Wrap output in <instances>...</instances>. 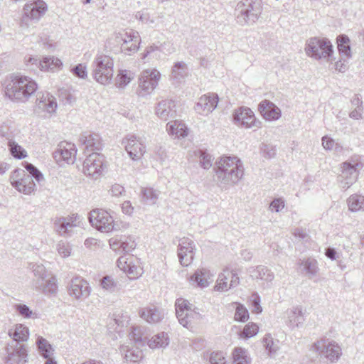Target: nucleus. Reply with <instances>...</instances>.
<instances>
[{"mask_svg":"<svg viewBox=\"0 0 364 364\" xmlns=\"http://www.w3.org/2000/svg\"><path fill=\"white\" fill-rule=\"evenodd\" d=\"M28 268L33 272L36 277L33 281V287H39L46 281L48 274L45 267L42 264L30 263Z\"/></svg>","mask_w":364,"mask_h":364,"instance_id":"obj_33","label":"nucleus"},{"mask_svg":"<svg viewBox=\"0 0 364 364\" xmlns=\"http://www.w3.org/2000/svg\"><path fill=\"white\" fill-rule=\"evenodd\" d=\"M188 75L186 64L183 62L176 63L171 70V78L176 83L181 82Z\"/></svg>","mask_w":364,"mask_h":364,"instance_id":"obj_34","label":"nucleus"},{"mask_svg":"<svg viewBox=\"0 0 364 364\" xmlns=\"http://www.w3.org/2000/svg\"><path fill=\"white\" fill-rule=\"evenodd\" d=\"M63 67L62 61L54 56L45 57L40 62V68L41 70H59Z\"/></svg>","mask_w":364,"mask_h":364,"instance_id":"obj_35","label":"nucleus"},{"mask_svg":"<svg viewBox=\"0 0 364 364\" xmlns=\"http://www.w3.org/2000/svg\"><path fill=\"white\" fill-rule=\"evenodd\" d=\"M33 287L42 291L45 294H54L57 291L56 279L54 277H47L41 286Z\"/></svg>","mask_w":364,"mask_h":364,"instance_id":"obj_42","label":"nucleus"},{"mask_svg":"<svg viewBox=\"0 0 364 364\" xmlns=\"http://www.w3.org/2000/svg\"><path fill=\"white\" fill-rule=\"evenodd\" d=\"M166 131L168 133L174 136L175 138L181 139L188 136V129L186 124L181 121H171L166 124Z\"/></svg>","mask_w":364,"mask_h":364,"instance_id":"obj_31","label":"nucleus"},{"mask_svg":"<svg viewBox=\"0 0 364 364\" xmlns=\"http://www.w3.org/2000/svg\"><path fill=\"white\" fill-rule=\"evenodd\" d=\"M57 107L56 99L52 95L48 92H38L33 112L38 117L46 118L55 112Z\"/></svg>","mask_w":364,"mask_h":364,"instance_id":"obj_11","label":"nucleus"},{"mask_svg":"<svg viewBox=\"0 0 364 364\" xmlns=\"http://www.w3.org/2000/svg\"><path fill=\"white\" fill-rule=\"evenodd\" d=\"M129 276V278H137L142 274V268L140 266L132 264V261L129 262V265L125 272Z\"/></svg>","mask_w":364,"mask_h":364,"instance_id":"obj_54","label":"nucleus"},{"mask_svg":"<svg viewBox=\"0 0 364 364\" xmlns=\"http://www.w3.org/2000/svg\"><path fill=\"white\" fill-rule=\"evenodd\" d=\"M9 336L13 338L12 342L27 341L29 338V329L22 323H18L9 330Z\"/></svg>","mask_w":364,"mask_h":364,"instance_id":"obj_30","label":"nucleus"},{"mask_svg":"<svg viewBox=\"0 0 364 364\" xmlns=\"http://www.w3.org/2000/svg\"><path fill=\"white\" fill-rule=\"evenodd\" d=\"M139 314L149 323H158L164 318V313L156 306L144 307L139 310Z\"/></svg>","mask_w":364,"mask_h":364,"instance_id":"obj_28","label":"nucleus"},{"mask_svg":"<svg viewBox=\"0 0 364 364\" xmlns=\"http://www.w3.org/2000/svg\"><path fill=\"white\" fill-rule=\"evenodd\" d=\"M10 182L18 191L26 195L31 194L36 189L33 176L21 168H16L11 172Z\"/></svg>","mask_w":364,"mask_h":364,"instance_id":"obj_10","label":"nucleus"},{"mask_svg":"<svg viewBox=\"0 0 364 364\" xmlns=\"http://www.w3.org/2000/svg\"><path fill=\"white\" fill-rule=\"evenodd\" d=\"M142 198L146 203H156L158 199V193L151 188H144L141 191Z\"/></svg>","mask_w":364,"mask_h":364,"instance_id":"obj_49","label":"nucleus"},{"mask_svg":"<svg viewBox=\"0 0 364 364\" xmlns=\"http://www.w3.org/2000/svg\"><path fill=\"white\" fill-rule=\"evenodd\" d=\"M169 343V338L167 333H159L148 341V345L151 348H165Z\"/></svg>","mask_w":364,"mask_h":364,"instance_id":"obj_41","label":"nucleus"},{"mask_svg":"<svg viewBox=\"0 0 364 364\" xmlns=\"http://www.w3.org/2000/svg\"><path fill=\"white\" fill-rule=\"evenodd\" d=\"M23 166L28 172V174H29L30 176H32L33 178H35L38 182H40L43 180V174L32 164L28 163V162H24Z\"/></svg>","mask_w":364,"mask_h":364,"instance_id":"obj_50","label":"nucleus"},{"mask_svg":"<svg viewBox=\"0 0 364 364\" xmlns=\"http://www.w3.org/2000/svg\"><path fill=\"white\" fill-rule=\"evenodd\" d=\"M176 104L171 100L160 101L156 106L155 113L162 120L167 121L176 116Z\"/></svg>","mask_w":364,"mask_h":364,"instance_id":"obj_26","label":"nucleus"},{"mask_svg":"<svg viewBox=\"0 0 364 364\" xmlns=\"http://www.w3.org/2000/svg\"><path fill=\"white\" fill-rule=\"evenodd\" d=\"M233 121L236 125L245 128L259 127L260 123L257 121L252 109L246 107H241L235 110Z\"/></svg>","mask_w":364,"mask_h":364,"instance_id":"obj_17","label":"nucleus"},{"mask_svg":"<svg viewBox=\"0 0 364 364\" xmlns=\"http://www.w3.org/2000/svg\"><path fill=\"white\" fill-rule=\"evenodd\" d=\"M129 338L134 341L135 346H144L146 338L141 337L139 328H133L132 332L129 333Z\"/></svg>","mask_w":364,"mask_h":364,"instance_id":"obj_51","label":"nucleus"},{"mask_svg":"<svg viewBox=\"0 0 364 364\" xmlns=\"http://www.w3.org/2000/svg\"><path fill=\"white\" fill-rule=\"evenodd\" d=\"M175 51V48L170 42H164L160 45L153 43L146 47L145 52L143 53L142 58H146L150 56L153 58L160 59L161 55V53L166 55L171 54Z\"/></svg>","mask_w":364,"mask_h":364,"instance_id":"obj_25","label":"nucleus"},{"mask_svg":"<svg viewBox=\"0 0 364 364\" xmlns=\"http://www.w3.org/2000/svg\"><path fill=\"white\" fill-rule=\"evenodd\" d=\"M233 364H249L250 359L245 348H235L232 352Z\"/></svg>","mask_w":364,"mask_h":364,"instance_id":"obj_45","label":"nucleus"},{"mask_svg":"<svg viewBox=\"0 0 364 364\" xmlns=\"http://www.w3.org/2000/svg\"><path fill=\"white\" fill-rule=\"evenodd\" d=\"M15 308L18 314L23 316L24 318H30L31 317L33 312L30 309V308L26 304H16Z\"/></svg>","mask_w":364,"mask_h":364,"instance_id":"obj_61","label":"nucleus"},{"mask_svg":"<svg viewBox=\"0 0 364 364\" xmlns=\"http://www.w3.org/2000/svg\"><path fill=\"white\" fill-rule=\"evenodd\" d=\"M7 145L10 154L13 157L18 159H22L27 156L26 151L15 141L9 139Z\"/></svg>","mask_w":364,"mask_h":364,"instance_id":"obj_44","label":"nucleus"},{"mask_svg":"<svg viewBox=\"0 0 364 364\" xmlns=\"http://www.w3.org/2000/svg\"><path fill=\"white\" fill-rule=\"evenodd\" d=\"M46 4L44 1L38 0L26 4L23 7V16L21 19V26H28L29 20L38 21L45 13Z\"/></svg>","mask_w":364,"mask_h":364,"instance_id":"obj_18","label":"nucleus"},{"mask_svg":"<svg viewBox=\"0 0 364 364\" xmlns=\"http://www.w3.org/2000/svg\"><path fill=\"white\" fill-rule=\"evenodd\" d=\"M38 85L24 75H12L5 87L6 96L14 102L25 103L37 91Z\"/></svg>","mask_w":364,"mask_h":364,"instance_id":"obj_2","label":"nucleus"},{"mask_svg":"<svg viewBox=\"0 0 364 364\" xmlns=\"http://www.w3.org/2000/svg\"><path fill=\"white\" fill-rule=\"evenodd\" d=\"M305 51L308 56L316 60L331 63L334 60L333 58V46L331 41L325 38L314 37L309 38L306 41Z\"/></svg>","mask_w":364,"mask_h":364,"instance_id":"obj_5","label":"nucleus"},{"mask_svg":"<svg viewBox=\"0 0 364 364\" xmlns=\"http://www.w3.org/2000/svg\"><path fill=\"white\" fill-rule=\"evenodd\" d=\"M299 265L304 267V270L310 279L316 276L319 270L318 262L314 258L309 257L306 259L300 260Z\"/></svg>","mask_w":364,"mask_h":364,"instance_id":"obj_37","label":"nucleus"},{"mask_svg":"<svg viewBox=\"0 0 364 364\" xmlns=\"http://www.w3.org/2000/svg\"><path fill=\"white\" fill-rule=\"evenodd\" d=\"M176 315L179 323L184 327H187L191 323L194 316H199L198 312H196L197 308L185 299H177L175 303Z\"/></svg>","mask_w":364,"mask_h":364,"instance_id":"obj_14","label":"nucleus"},{"mask_svg":"<svg viewBox=\"0 0 364 364\" xmlns=\"http://www.w3.org/2000/svg\"><path fill=\"white\" fill-rule=\"evenodd\" d=\"M122 252L128 253L134 250L136 247V243L131 238L122 240Z\"/></svg>","mask_w":364,"mask_h":364,"instance_id":"obj_62","label":"nucleus"},{"mask_svg":"<svg viewBox=\"0 0 364 364\" xmlns=\"http://www.w3.org/2000/svg\"><path fill=\"white\" fill-rule=\"evenodd\" d=\"M213 274L210 271L202 268L198 269L196 272L191 277L190 281L192 284H196L198 287L201 288L206 287L209 285L212 279Z\"/></svg>","mask_w":364,"mask_h":364,"instance_id":"obj_29","label":"nucleus"},{"mask_svg":"<svg viewBox=\"0 0 364 364\" xmlns=\"http://www.w3.org/2000/svg\"><path fill=\"white\" fill-rule=\"evenodd\" d=\"M208 360L210 364H227L224 354L220 351L211 353Z\"/></svg>","mask_w":364,"mask_h":364,"instance_id":"obj_56","label":"nucleus"},{"mask_svg":"<svg viewBox=\"0 0 364 364\" xmlns=\"http://www.w3.org/2000/svg\"><path fill=\"white\" fill-rule=\"evenodd\" d=\"M79 141L87 151L97 152L102 148L101 138L96 133L84 132L80 136Z\"/></svg>","mask_w":364,"mask_h":364,"instance_id":"obj_24","label":"nucleus"},{"mask_svg":"<svg viewBox=\"0 0 364 364\" xmlns=\"http://www.w3.org/2000/svg\"><path fill=\"white\" fill-rule=\"evenodd\" d=\"M262 343L263 346L270 353H275L277 350V346L274 345L273 338L270 335H266L263 338Z\"/></svg>","mask_w":364,"mask_h":364,"instance_id":"obj_60","label":"nucleus"},{"mask_svg":"<svg viewBox=\"0 0 364 364\" xmlns=\"http://www.w3.org/2000/svg\"><path fill=\"white\" fill-rule=\"evenodd\" d=\"M58 151L62 159L68 164H73L75 161L77 149L74 144L62 142L59 145Z\"/></svg>","mask_w":364,"mask_h":364,"instance_id":"obj_32","label":"nucleus"},{"mask_svg":"<svg viewBox=\"0 0 364 364\" xmlns=\"http://www.w3.org/2000/svg\"><path fill=\"white\" fill-rule=\"evenodd\" d=\"M285 207V201L282 198H274L269 204V210L279 213Z\"/></svg>","mask_w":364,"mask_h":364,"instance_id":"obj_59","label":"nucleus"},{"mask_svg":"<svg viewBox=\"0 0 364 364\" xmlns=\"http://www.w3.org/2000/svg\"><path fill=\"white\" fill-rule=\"evenodd\" d=\"M215 181L220 186L236 184L243 176L244 167L237 156H221L214 165Z\"/></svg>","mask_w":364,"mask_h":364,"instance_id":"obj_1","label":"nucleus"},{"mask_svg":"<svg viewBox=\"0 0 364 364\" xmlns=\"http://www.w3.org/2000/svg\"><path fill=\"white\" fill-rule=\"evenodd\" d=\"M134 78V73L127 70H119L117 77L115 85L117 87L123 88L127 85Z\"/></svg>","mask_w":364,"mask_h":364,"instance_id":"obj_46","label":"nucleus"},{"mask_svg":"<svg viewBox=\"0 0 364 364\" xmlns=\"http://www.w3.org/2000/svg\"><path fill=\"white\" fill-rule=\"evenodd\" d=\"M259 331L258 326L255 323H249L245 326L240 336L242 338H250L257 334Z\"/></svg>","mask_w":364,"mask_h":364,"instance_id":"obj_48","label":"nucleus"},{"mask_svg":"<svg viewBox=\"0 0 364 364\" xmlns=\"http://www.w3.org/2000/svg\"><path fill=\"white\" fill-rule=\"evenodd\" d=\"M71 73L77 77L85 79L87 77L86 65L79 63L71 69Z\"/></svg>","mask_w":364,"mask_h":364,"instance_id":"obj_57","label":"nucleus"},{"mask_svg":"<svg viewBox=\"0 0 364 364\" xmlns=\"http://www.w3.org/2000/svg\"><path fill=\"white\" fill-rule=\"evenodd\" d=\"M249 318L247 309L242 304H238L236 307L235 319L238 321L245 322Z\"/></svg>","mask_w":364,"mask_h":364,"instance_id":"obj_52","label":"nucleus"},{"mask_svg":"<svg viewBox=\"0 0 364 364\" xmlns=\"http://www.w3.org/2000/svg\"><path fill=\"white\" fill-rule=\"evenodd\" d=\"M58 254L63 258L70 255L71 248L70 245L65 241H60L56 247Z\"/></svg>","mask_w":364,"mask_h":364,"instance_id":"obj_55","label":"nucleus"},{"mask_svg":"<svg viewBox=\"0 0 364 364\" xmlns=\"http://www.w3.org/2000/svg\"><path fill=\"white\" fill-rule=\"evenodd\" d=\"M338 50L341 58L349 59L351 58L350 39L347 36L341 35L337 38Z\"/></svg>","mask_w":364,"mask_h":364,"instance_id":"obj_36","label":"nucleus"},{"mask_svg":"<svg viewBox=\"0 0 364 364\" xmlns=\"http://www.w3.org/2000/svg\"><path fill=\"white\" fill-rule=\"evenodd\" d=\"M100 286L103 289L112 292L114 291L116 284L111 277L105 276L102 279Z\"/></svg>","mask_w":364,"mask_h":364,"instance_id":"obj_58","label":"nucleus"},{"mask_svg":"<svg viewBox=\"0 0 364 364\" xmlns=\"http://www.w3.org/2000/svg\"><path fill=\"white\" fill-rule=\"evenodd\" d=\"M310 350L326 358L330 363H336L342 355L341 346L334 341L321 338L314 342Z\"/></svg>","mask_w":364,"mask_h":364,"instance_id":"obj_7","label":"nucleus"},{"mask_svg":"<svg viewBox=\"0 0 364 364\" xmlns=\"http://www.w3.org/2000/svg\"><path fill=\"white\" fill-rule=\"evenodd\" d=\"M286 325L291 329L294 330L301 328L304 321L305 317L301 306H294L286 311Z\"/></svg>","mask_w":364,"mask_h":364,"instance_id":"obj_23","label":"nucleus"},{"mask_svg":"<svg viewBox=\"0 0 364 364\" xmlns=\"http://www.w3.org/2000/svg\"><path fill=\"white\" fill-rule=\"evenodd\" d=\"M78 215L73 214L67 217L56 218L53 221L54 230L60 236H70L73 229L77 226Z\"/></svg>","mask_w":364,"mask_h":364,"instance_id":"obj_19","label":"nucleus"},{"mask_svg":"<svg viewBox=\"0 0 364 364\" xmlns=\"http://www.w3.org/2000/svg\"><path fill=\"white\" fill-rule=\"evenodd\" d=\"M200 153V164L204 169L210 168L213 165L212 156L208 154L206 151H199Z\"/></svg>","mask_w":364,"mask_h":364,"instance_id":"obj_53","label":"nucleus"},{"mask_svg":"<svg viewBox=\"0 0 364 364\" xmlns=\"http://www.w3.org/2000/svg\"><path fill=\"white\" fill-rule=\"evenodd\" d=\"M36 343L39 354L44 358L53 355L54 349L46 338L42 336H38Z\"/></svg>","mask_w":364,"mask_h":364,"instance_id":"obj_39","label":"nucleus"},{"mask_svg":"<svg viewBox=\"0 0 364 364\" xmlns=\"http://www.w3.org/2000/svg\"><path fill=\"white\" fill-rule=\"evenodd\" d=\"M218 103V96L215 93H208L199 98L195 106L196 111L200 114L207 115L212 112Z\"/></svg>","mask_w":364,"mask_h":364,"instance_id":"obj_22","label":"nucleus"},{"mask_svg":"<svg viewBox=\"0 0 364 364\" xmlns=\"http://www.w3.org/2000/svg\"><path fill=\"white\" fill-rule=\"evenodd\" d=\"M139 347L140 346H136L134 348L127 350L124 354V359L130 362L139 361L143 357L142 350L139 349Z\"/></svg>","mask_w":364,"mask_h":364,"instance_id":"obj_47","label":"nucleus"},{"mask_svg":"<svg viewBox=\"0 0 364 364\" xmlns=\"http://www.w3.org/2000/svg\"><path fill=\"white\" fill-rule=\"evenodd\" d=\"M104 168V156L97 152L89 154L83 163V172L95 179L97 178Z\"/></svg>","mask_w":364,"mask_h":364,"instance_id":"obj_15","label":"nucleus"},{"mask_svg":"<svg viewBox=\"0 0 364 364\" xmlns=\"http://www.w3.org/2000/svg\"><path fill=\"white\" fill-rule=\"evenodd\" d=\"M258 110L267 120H277L281 117V110L269 100H262L258 105Z\"/></svg>","mask_w":364,"mask_h":364,"instance_id":"obj_27","label":"nucleus"},{"mask_svg":"<svg viewBox=\"0 0 364 364\" xmlns=\"http://www.w3.org/2000/svg\"><path fill=\"white\" fill-rule=\"evenodd\" d=\"M261 149L266 157L272 158L276 154V149L272 145L263 144Z\"/></svg>","mask_w":364,"mask_h":364,"instance_id":"obj_63","label":"nucleus"},{"mask_svg":"<svg viewBox=\"0 0 364 364\" xmlns=\"http://www.w3.org/2000/svg\"><path fill=\"white\" fill-rule=\"evenodd\" d=\"M92 75L93 78L102 85L111 83L114 75V60L104 54L95 56L92 63Z\"/></svg>","mask_w":364,"mask_h":364,"instance_id":"obj_4","label":"nucleus"},{"mask_svg":"<svg viewBox=\"0 0 364 364\" xmlns=\"http://www.w3.org/2000/svg\"><path fill=\"white\" fill-rule=\"evenodd\" d=\"M230 275L231 272L229 269H224L223 272L218 275L215 289L220 291L230 289V284H228V280L230 279Z\"/></svg>","mask_w":364,"mask_h":364,"instance_id":"obj_43","label":"nucleus"},{"mask_svg":"<svg viewBox=\"0 0 364 364\" xmlns=\"http://www.w3.org/2000/svg\"><path fill=\"white\" fill-rule=\"evenodd\" d=\"M89 220L92 227L102 232H109L114 230V220L106 210H92L89 214Z\"/></svg>","mask_w":364,"mask_h":364,"instance_id":"obj_12","label":"nucleus"},{"mask_svg":"<svg viewBox=\"0 0 364 364\" xmlns=\"http://www.w3.org/2000/svg\"><path fill=\"white\" fill-rule=\"evenodd\" d=\"M161 74L156 69L144 70L139 78L136 94L139 97L150 95L158 85Z\"/></svg>","mask_w":364,"mask_h":364,"instance_id":"obj_9","label":"nucleus"},{"mask_svg":"<svg viewBox=\"0 0 364 364\" xmlns=\"http://www.w3.org/2000/svg\"><path fill=\"white\" fill-rule=\"evenodd\" d=\"M109 244L114 251L122 252V246L123 245L122 240L118 239L117 237H112L109 239Z\"/></svg>","mask_w":364,"mask_h":364,"instance_id":"obj_64","label":"nucleus"},{"mask_svg":"<svg viewBox=\"0 0 364 364\" xmlns=\"http://www.w3.org/2000/svg\"><path fill=\"white\" fill-rule=\"evenodd\" d=\"M194 243L187 237H183L180 240L178 249V257L181 264L183 267L189 266L194 257Z\"/></svg>","mask_w":364,"mask_h":364,"instance_id":"obj_21","label":"nucleus"},{"mask_svg":"<svg viewBox=\"0 0 364 364\" xmlns=\"http://www.w3.org/2000/svg\"><path fill=\"white\" fill-rule=\"evenodd\" d=\"M6 363L9 364H25L27 362L28 350L23 343L11 342L6 347Z\"/></svg>","mask_w":364,"mask_h":364,"instance_id":"obj_16","label":"nucleus"},{"mask_svg":"<svg viewBox=\"0 0 364 364\" xmlns=\"http://www.w3.org/2000/svg\"><path fill=\"white\" fill-rule=\"evenodd\" d=\"M114 38L116 43L120 45L122 52L126 55H130L139 48L141 38L136 31L129 29L115 33Z\"/></svg>","mask_w":364,"mask_h":364,"instance_id":"obj_8","label":"nucleus"},{"mask_svg":"<svg viewBox=\"0 0 364 364\" xmlns=\"http://www.w3.org/2000/svg\"><path fill=\"white\" fill-rule=\"evenodd\" d=\"M362 164L358 158H352L341 165V173L338 176V183L341 188L346 191L358 179L359 169Z\"/></svg>","mask_w":364,"mask_h":364,"instance_id":"obj_6","label":"nucleus"},{"mask_svg":"<svg viewBox=\"0 0 364 364\" xmlns=\"http://www.w3.org/2000/svg\"><path fill=\"white\" fill-rule=\"evenodd\" d=\"M122 144L133 161H139L146 152L144 141L141 138L137 137L135 134L126 135L122 140Z\"/></svg>","mask_w":364,"mask_h":364,"instance_id":"obj_13","label":"nucleus"},{"mask_svg":"<svg viewBox=\"0 0 364 364\" xmlns=\"http://www.w3.org/2000/svg\"><path fill=\"white\" fill-rule=\"evenodd\" d=\"M348 209L352 212L364 211V196L358 194L351 195L347 200Z\"/></svg>","mask_w":364,"mask_h":364,"instance_id":"obj_40","label":"nucleus"},{"mask_svg":"<svg viewBox=\"0 0 364 364\" xmlns=\"http://www.w3.org/2000/svg\"><path fill=\"white\" fill-rule=\"evenodd\" d=\"M68 294L77 300L85 299L90 294V287L82 278L75 277L69 284Z\"/></svg>","mask_w":364,"mask_h":364,"instance_id":"obj_20","label":"nucleus"},{"mask_svg":"<svg viewBox=\"0 0 364 364\" xmlns=\"http://www.w3.org/2000/svg\"><path fill=\"white\" fill-rule=\"evenodd\" d=\"M262 12L261 0H241L235 8L237 22L241 26L255 23Z\"/></svg>","mask_w":364,"mask_h":364,"instance_id":"obj_3","label":"nucleus"},{"mask_svg":"<svg viewBox=\"0 0 364 364\" xmlns=\"http://www.w3.org/2000/svg\"><path fill=\"white\" fill-rule=\"evenodd\" d=\"M252 277L264 280L267 283H271L274 279V273L267 267L262 265L257 266L252 272Z\"/></svg>","mask_w":364,"mask_h":364,"instance_id":"obj_38","label":"nucleus"}]
</instances>
